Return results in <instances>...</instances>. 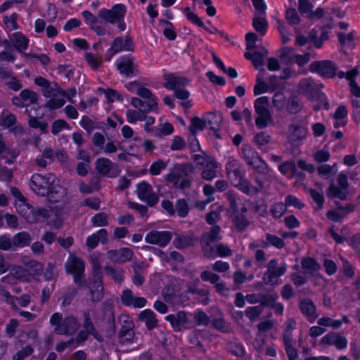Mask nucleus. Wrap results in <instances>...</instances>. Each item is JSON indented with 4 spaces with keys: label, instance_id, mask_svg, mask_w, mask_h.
Here are the masks:
<instances>
[{
    "label": "nucleus",
    "instance_id": "obj_1",
    "mask_svg": "<svg viewBox=\"0 0 360 360\" xmlns=\"http://www.w3.org/2000/svg\"><path fill=\"white\" fill-rule=\"evenodd\" d=\"M127 9V6L124 4L119 3L113 5L110 9L101 8L98 12L97 17L88 10L83 11L81 14L89 28L98 22V18L107 23L117 24V28L121 32L127 28V23L124 21Z\"/></svg>",
    "mask_w": 360,
    "mask_h": 360
},
{
    "label": "nucleus",
    "instance_id": "obj_2",
    "mask_svg": "<svg viewBox=\"0 0 360 360\" xmlns=\"http://www.w3.org/2000/svg\"><path fill=\"white\" fill-rule=\"evenodd\" d=\"M195 172V167L191 162L175 164L173 171L165 175V180L172 183L175 188L181 190L188 188L192 184L191 175Z\"/></svg>",
    "mask_w": 360,
    "mask_h": 360
},
{
    "label": "nucleus",
    "instance_id": "obj_3",
    "mask_svg": "<svg viewBox=\"0 0 360 360\" xmlns=\"http://www.w3.org/2000/svg\"><path fill=\"white\" fill-rule=\"evenodd\" d=\"M50 324L54 327V332L60 335H73L80 328L77 319L72 314L63 316L60 312L53 313L49 320Z\"/></svg>",
    "mask_w": 360,
    "mask_h": 360
},
{
    "label": "nucleus",
    "instance_id": "obj_4",
    "mask_svg": "<svg viewBox=\"0 0 360 360\" xmlns=\"http://www.w3.org/2000/svg\"><path fill=\"white\" fill-rule=\"evenodd\" d=\"M135 49L134 40L130 32H127L124 36H117L113 39L105 54V60L110 62L115 54L123 51L134 52Z\"/></svg>",
    "mask_w": 360,
    "mask_h": 360
},
{
    "label": "nucleus",
    "instance_id": "obj_5",
    "mask_svg": "<svg viewBox=\"0 0 360 360\" xmlns=\"http://www.w3.org/2000/svg\"><path fill=\"white\" fill-rule=\"evenodd\" d=\"M54 175L49 173L46 175L35 173L32 175L30 186L32 189L41 196H52L55 193Z\"/></svg>",
    "mask_w": 360,
    "mask_h": 360
},
{
    "label": "nucleus",
    "instance_id": "obj_6",
    "mask_svg": "<svg viewBox=\"0 0 360 360\" xmlns=\"http://www.w3.org/2000/svg\"><path fill=\"white\" fill-rule=\"evenodd\" d=\"M65 270L68 274L73 276L77 285L82 287L86 283L85 263L80 257L70 254L65 263Z\"/></svg>",
    "mask_w": 360,
    "mask_h": 360
},
{
    "label": "nucleus",
    "instance_id": "obj_7",
    "mask_svg": "<svg viewBox=\"0 0 360 360\" xmlns=\"http://www.w3.org/2000/svg\"><path fill=\"white\" fill-rule=\"evenodd\" d=\"M269 99L267 96L257 98L254 102V108L257 114L255 124L259 129H262L272 122V116L269 109Z\"/></svg>",
    "mask_w": 360,
    "mask_h": 360
},
{
    "label": "nucleus",
    "instance_id": "obj_8",
    "mask_svg": "<svg viewBox=\"0 0 360 360\" xmlns=\"http://www.w3.org/2000/svg\"><path fill=\"white\" fill-rule=\"evenodd\" d=\"M245 172L243 167L232 172H228L227 177L231 184L245 194L252 195L259 192V189L252 186L251 183L245 178Z\"/></svg>",
    "mask_w": 360,
    "mask_h": 360
},
{
    "label": "nucleus",
    "instance_id": "obj_9",
    "mask_svg": "<svg viewBox=\"0 0 360 360\" xmlns=\"http://www.w3.org/2000/svg\"><path fill=\"white\" fill-rule=\"evenodd\" d=\"M242 157L245 162L260 173L264 174L267 165L266 162L259 156L257 151L249 145H243L241 150Z\"/></svg>",
    "mask_w": 360,
    "mask_h": 360
},
{
    "label": "nucleus",
    "instance_id": "obj_10",
    "mask_svg": "<svg viewBox=\"0 0 360 360\" xmlns=\"http://www.w3.org/2000/svg\"><path fill=\"white\" fill-rule=\"evenodd\" d=\"M309 70L323 78H333L336 75L337 67L329 60H315L309 65Z\"/></svg>",
    "mask_w": 360,
    "mask_h": 360
},
{
    "label": "nucleus",
    "instance_id": "obj_11",
    "mask_svg": "<svg viewBox=\"0 0 360 360\" xmlns=\"http://www.w3.org/2000/svg\"><path fill=\"white\" fill-rule=\"evenodd\" d=\"M308 133V128L304 124L303 120L297 117L292 120L288 128V139L291 143L302 141Z\"/></svg>",
    "mask_w": 360,
    "mask_h": 360
},
{
    "label": "nucleus",
    "instance_id": "obj_12",
    "mask_svg": "<svg viewBox=\"0 0 360 360\" xmlns=\"http://www.w3.org/2000/svg\"><path fill=\"white\" fill-rule=\"evenodd\" d=\"M134 58L131 55H123L119 58L115 64L119 73L127 78H131L136 76L137 68L135 65Z\"/></svg>",
    "mask_w": 360,
    "mask_h": 360
},
{
    "label": "nucleus",
    "instance_id": "obj_13",
    "mask_svg": "<svg viewBox=\"0 0 360 360\" xmlns=\"http://www.w3.org/2000/svg\"><path fill=\"white\" fill-rule=\"evenodd\" d=\"M136 192L139 199L146 202L150 207L155 206L159 201V198L153 192L151 185L146 181L137 184Z\"/></svg>",
    "mask_w": 360,
    "mask_h": 360
},
{
    "label": "nucleus",
    "instance_id": "obj_14",
    "mask_svg": "<svg viewBox=\"0 0 360 360\" xmlns=\"http://www.w3.org/2000/svg\"><path fill=\"white\" fill-rule=\"evenodd\" d=\"M297 89L308 100L318 98L320 92L318 84L311 77L301 79L297 85Z\"/></svg>",
    "mask_w": 360,
    "mask_h": 360
},
{
    "label": "nucleus",
    "instance_id": "obj_15",
    "mask_svg": "<svg viewBox=\"0 0 360 360\" xmlns=\"http://www.w3.org/2000/svg\"><path fill=\"white\" fill-rule=\"evenodd\" d=\"M172 238V234L169 231L152 230L146 233L145 241L148 244L157 245L160 248L166 247Z\"/></svg>",
    "mask_w": 360,
    "mask_h": 360
},
{
    "label": "nucleus",
    "instance_id": "obj_16",
    "mask_svg": "<svg viewBox=\"0 0 360 360\" xmlns=\"http://www.w3.org/2000/svg\"><path fill=\"white\" fill-rule=\"evenodd\" d=\"M17 122L15 115L9 112L0 120V127L4 129H8V131L17 139L25 132L23 127L20 124H17Z\"/></svg>",
    "mask_w": 360,
    "mask_h": 360
},
{
    "label": "nucleus",
    "instance_id": "obj_17",
    "mask_svg": "<svg viewBox=\"0 0 360 360\" xmlns=\"http://www.w3.org/2000/svg\"><path fill=\"white\" fill-rule=\"evenodd\" d=\"M328 233L337 244H342L347 242V244L358 254L360 252V233H357L351 237L345 238L337 233L335 226H330Z\"/></svg>",
    "mask_w": 360,
    "mask_h": 360
},
{
    "label": "nucleus",
    "instance_id": "obj_18",
    "mask_svg": "<svg viewBox=\"0 0 360 360\" xmlns=\"http://www.w3.org/2000/svg\"><path fill=\"white\" fill-rule=\"evenodd\" d=\"M278 260L271 259L267 265L266 272L264 273L263 281L266 285H273L274 279L283 276L286 271V266H283L278 267Z\"/></svg>",
    "mask_w": 360,
    "mask_h": 360
},
{
    "label": "nucleus",
    "instance_id": "obj_19",
    "mask_svg": "<svg viewBox=\"0 0 360 360\" xmlns=\"http://www.w3.org/2000/svg\"><path fill=\"white\" fill-rule=\"evenodd\" d=\"M163 87L169 91H175L180 88H186L188 84V78L182 76H177L174 73L165 74L163 76Z\"/></svg>",
    "mask_w": 360,
    "mask_h": 360
},
{
    "label": "nucleus",
    "instance_id": "obj_20",
    "mask_svg": "<svg viewBox=\"0 0 360 360\" xmlns=\"http://www.w3.org/2000/svg\"><path fill=\"white\" fill-rule=\"evenodd\" d=\"M114 163L107 158H98L96 161V169L97 172L103 176H108L111 178L117 177L120 171L114 169Z\"/></svg>",
    "mask_w": 360,
    "mask_h": 360
},
{
    "label": "nucleus",
    "instance_id": "obj_21",
    "mask_svg": "<svg viewBox=\"0 0 360 360\" xmlns=\"http://www.w3.org/2000/svg\"><path fill=\"white\" fill-rule=\"evenodd\" d=\"M299 309L302 314L310 323H314L319 316L316 313V306L314 302L309 298H304L300 300Z\"/></svg>",
    "mask_w": 360,
    "mask_h": 360
},
{
    "label": "nucleus",
    "instance_id": "obj_22",
    "mask_svg": "<svg viewBox=\"0 0 360 360\" xmlns=\"http://www.w3.org/2000/svg\"><path fill=\"white\" fill-rule=\"evenodd\" d=\"M184 14L187 18V20L191 22L193 24L198 26L204 29L206 32H209L212 34H217L218 32V29L214 26L210 20H207V23L210 25V27H207L205 25V22L202 20V19L198 17V15L191 11L190 7H186L184 8Z\"/></svg>",
    "mask_w": 360,
    "mask_h": 360
},
{
    "label": "nucleus",
    "instance_id": "obj_23",
    "mask_svg": "<svg viewBox=\"0 0 360 360\" xmlns=\"http://www.w3.org/2000/svg\"><path fill=\"white\" fill-rule=\"evenodd\" d=\"M30 213L25 217L30 223L44 221L50 217L49 211L46 207H28Z\"/></svg>",
    "mask_w": 360,
    "mask_h": 360
},
{
    "label": "nucleus",
    "instance_id": "obj_24",
    "mask_svg": "<svg viewBox=\"0 0 360 360\" xmlns=\"http://www.w3.org/2000/svg\"><path fill=\"white\" fill-rule=\"evenodd\" d=\"M302 108L301 100L298 95L291 94L285 103V111L290 115H295Z\"/></svg>",
    "mask_w": 360,
    "mask_h": 360
},
{
    "label": "nucleus",
    "instance_id": "obj_25",
    "mask_svg": "<svg viewBox=\"0 0 360 360\" xmlns=\"http://www.w3.org/2000/svg\"><path fill=\"white\" fill-rule=\"evenodd\" d=\"M206 122L210 126V129L213 131L214 137L217 139H221L220 129L222 124V117L214 113H210Z\"/></svg>",
    "mask_w": 360,
    "mask_h": 360
},
{
    "label": "nucleus",
    "instance_id": "obj_26",
    "mask_svg": "<svg viewBox=\"0 0 360 360\" xmlns=\"http://www.w3.org/2000/svg\"><path fill=\"white\" fill-rule=\"evenodd\" d=\"M139 319L145 321L146 326L148 330H153L158 326L156 314L150 309L143 310L139 315Z\"/></svg>",
    "mask_w": 360,
    "mask_h": 360
},
{
    "label": "nucleus",
    "instance_id": "obj_27",
    "mask_svg": "<svg viewBox=\"0 0 360 360\" xmlns=\"http://www.w3.org/2000/svg\"><path fill=\"white\" fill-rule=\"evenodd\" d=\"M32 238L30 234L26 231H21L15 234L13 237L14 250L18 248H25L30 245Z\"/></svg>",
    "mask_w": 360,
    "mask_h": 360
},
{
    "label": "nucleus",
    "instance_id": "obj_28",
    "mask_svg": "<svg viewBox=\"0 0 360 360\" xmlns=\"http://www.w3.org/2000/svg\"><path fill=\"white\" fill-rule=\"evenodd\" d=\"M195 238L193 235H183L175 237L174 246L178 250H184L194 246Z\"/></svg>",
    "mask_w": 360,
    "mask_h": 360
},
{
    "label": "nucleus",
    "instance_id": "obj_29",
    "mask_svg": "<svg viewBox=\"0 0 360 360\" xmlns=\"http://www.w3.org/2000/svg\"><path fill=\"white\" fill-rule=\"evenodd\" d=\"M244 56L246 59L251 60L252 65L257 70H262L264 65L265 54L259 51L245 53Z\"/></svg>",
    "mask_w": 360,
    "mask_h": 360
},
{
    "label": "nucleus",
    "instance_id": "obj_30",
    "mask_svg": "<svg viewBox=\"0 0 360 360\" xmlns=\"http://www.w3.org/2000/svg\"><path fill=\"white\" fill-rule=\"evenodd\" d=\"M265 239L266 240H262L261 243V246L264 248H268L270 245H272L274 248L281 250L285 246L284 240L276 235L266 233L265 235Z\"/></svg>",
    "mask_w": 360,
    "mask_h": 360
},
{
    "label": "nucleus",
    "instance_id": "obj_31",
    "mask_svg": "<svg viewBox=\"0 0 360 360\" xmlns=\"http://www.w3.org/2000/svg\"><path fill=\"white\" fill-rule=\"evenodd\" d=\"M220 231L221 228L219 225L212 226L210 232L202 233L201 236V243L209 245L211 243L220 240Z\"/></svg>",
    "mask_w": 360,
    "mask_h": 360
},
{
    "label": "nucleus",
    "instance_id": "obj_32",
    "mask_svg": "<svg viewBox=\"0 0 360 360\" xmlns=\"http://www.w3.org/2000/svg\"><path fill=\"white\" fill-rule=\"evenodd\" d=\"M12 41L15 49L22 52L28 48L30 39L22 32H18L13 34Z\"/></svg>",
    "mask_w": 360,
    "mask_h": 360
},
{
    "label": "nucleus",
    "instance_id": "obj_33",
    "mask_svg": "<svg viewBox=\"0 0 360 360\" xmlns=\"http://www.w3.org/2000/svg\"><path fill=\"white\" fill-rule=\"evenodd\" d=\"M301 266L303 270L313 275L321 268L318 261L312 257H304L301 260Z\"/></svg>",
    "mask_w": 360,
    "mask_h": 360
},
{
    "label": "nucleus",
    "instance_id": "obj_34",
    "mask_svg": "<svg viewBox=\"0 0 360 360\" xmlns=\"http://www.w3.org/2000/svg\"><path fill=\"white\" fill-rule=\"evenodd\" d=\"M326 195L330 199L338 198L340 200L347 199V194L345 190L331 183L326 190Z\"/></svg>",
    "mask_w": 360,
    "mask_h": 360
},
{
    "label": "nucleus",
    "instance_id": "obj_35",
    "mask_svg": "<svg viewBox=\"0 0 360 360\" xmlns=\"http://www.w3.org/2000/svg\"><path fill=\"white\" fill-rule=\"evenodd\" d=\"M126 117L129 124H135L138 121H144L147 118V114L142 110L128 109Z\"/></svg>",
    "mask_w": 360,
    "mask_h": 360
},
{
    "label": "nucleus",
    "instance_id": "obj_36",
    "mask_svg": "<svg viewBox=\"0 0 360 360\" xmlns=\"http://www.w3.org/2000/svg\"><path fill=\"white\" fill-rule=\"evenodd\" d=\"M268 21L264 17L254 16L252 19V27L262 36H264L268 30Z\"/></svg>",
    "mask_w": 360,
    "mask_h": 360
},
{
    "label": "nucleus",
    "instance_id": "obj_37",
    "mask_svg": "<svg viewBox=\"0 0 360 360\" xmlns=\"http://www.w3.org/2000/svg\"><path fill=\"white\" fill-rule=\"evenodd\" d=\"M228 352L238 358H242L246 354V350L243 343L238 342H230L227 345Z\"/></svg>",
    "mask_w": 360,
    "mask_h": 360
},
{
    "label": "nucleus",
    "instance_id": "obj_38",
    "mask_svg": "<svg viewBox=\"0 0 360 360\" xmlns=\"http://www.w3.org/2000/svg\"><path fill=\"white\" fill-rule=\"evenodd\" d=\"M210 322L212 326L219 332L229 333L231 331L230 325L226 322L221 313H220L219 317L212 319Z\"/></svg>",
    "mask_w": 360,
    "mask_h": 360
},
{
    "label": "nucleus",
    "instance_id": "obj_39",
    "mask_svg": "<svg viewBox=\"0 0 360 360\" xmlns=\"http://www.w3.org/2000/svg\"><path fill=\"white\" fill-rule=\"evenodd\" d=\"M175 213L181 218H185L188 216L190 207L187 200L184 198L176 200L175 203Z\"/></svg>",
    "mask_w": 360,
    "mask_h": 360
},
{
    "label": "nucleus",
    "instance_id": "obj_40",
    "mask_svg": "<svg viewBox=\"0 0 360 360\" xmlns=\"http://www.w3.org/2000/svg\"><path fill=\"white\" fill-rule=\"evenodd\" d=\"M34 82L37 86L44 89L43 95L44 96H49L55 91V89L51 87L50 82L41 76L37 77Z\"/></svg>",
    "mask_w": 360,
    "mask_h": 360
},
{
    "label": "nucleus",
    "instance_id": "obj_41",
    "mask_svg": "<svg viewBox=\"0 0 360 360\" xmlns=\"http://www.w3.org/2000/svg\"><path fill=\"white\" fill-rule=\"evenodd\" d=\"M286 205L282 202H276L270 207V213L275 219H278L283 217L286 212Z\"/></svg>",
    "mask_w": 360,
    "mask_h": 360
},
{
    "label": "nucleus",
    "instance_id": "obj_42",
    "mask_svg": "<svg viewBox=\"0 0 360 360\" xmlns=\"http://www.w3.org/2000/svg\"><path fill=\"white\" fill-rule=\"evenodd\" d=\"M207 122L205 120L199 117H193L191 120L189 130L191 134H196L197 131H203L206 127Z\"/></svg>",
    "mask_w": 360,
    "mask_h": 360
},
{
    "label": "nucleus",
    "instance_id": "obj_43",
    "mask_svg": "<svg viewBox=\"0 0 360 360\" xmlns=\"http://www.w3.org/2000/svg\"><path fill=\"white\" fill-rule=\"evenodd\" d=\"M142 110L146 114L150 112H157L158 110V98L157 96H154L152 99H148V101H143V106H141L139 109Z\"/></svg>",
    "mask_w": 360,
    "mask_h": 360
},
{
    "label": "nucleus",
    "instance_id": "obj_44",
    "mask_svg": "<svg viewBox=\"0 0 360 360\" xmlns=\"http://www.w3.org/2000/svg\"><path fill=\"white\" fill-rule=\"evenodd\" d=\"M278 298L276 293H260L261 307H271Z\"/></svg>",
    "mask_w": 360,
    "mask_h": 360
},
{
    "label": "nucleus",
    "instance_id": "obj_45",
    "mask_svg": "<svg viewBox=\"0 0 360 360\" xmlns=\"http://www.w3.org/2000/svg\"><path fill=\"white\" fill-rule=\"evenodd\" d=\"M83 327L84 328V330L91 332L99 338L101 337L94 326L89 311H84L83 313Z\"/></svg>",
    "mask_w": 360,
    "mask_h": 360
},
{
    "label": "nucleus",
    "instance_id": "obj_46",
    "mask_svg": "<svg viewBox=\"0 0 360 360\" xmlns=\"http://www.w3.org/2000/svg\"><path fill=\"white\" fill-rule=\"evenodd\" d=\"M252 208L260 217L265 218L268 216V206L264 200L260 199L254 201L252 202Z\"/></svg>",
    "mask_w": 360,
    "mask_h": 360
},
{
    "label": "nucleus",
    "instance_id": "obj_47",
    "mask_svg": "<svg viewBox=\"0 0 360 360\" xmlns=\"http://www.w3.org/2000/svg\"><path fill=\"white\" fill-rule=\"evenodd\" d=\"M104 270L105 274L110 276L115 283L122 284L124 281L122 271L117 270L110 265L105 266Z\"/></svg>",
    "mask_w": 360,
    "mask_h": 360
},
{
    "label": "nucleus",
    "instance_id": "obj_48",
    "mask_svg": "<svg viewBox=\"0 0 360 360\" xmlns=\"http://www.w3.org/2000/svg\"><path fill=\"white\" fill-rule=\"evenodd\" d=\"M283 342L285 345V353L288 356V360L297 359V350L292 346V340L285 336Z\"/></svg>",
    "mask_w": 360,
    "mask_h": 360
},
{
    "label": "nucleus",
    "instance_id": "obj_49",
    "mask_svg": "<svg viewBox=\"0 0 360 360\" xmlns=\"http://www.w3.org/2000/svg\"><path fill=\"white\" fill-rule=\"evenodd\" d=\"M20 96L22 97L24 103L29 101L28 105L37 104L38 102L37 94L30 89H25L22 90L20 93Z\"/></svg>",
    "mask_w": 360,
    "mask_h": 360
},
{
    "label": "nucleus",
    "instance_id": "obj_50",
    "mask_svg": "<svg viewBox=\"0 0 360 360\" xmlns=\"http://www.w3.org/2000/svg\"><path fill=\"white\" fill-rule=\"evenodd\" d=\"M233 221L236 229L238 231H244L249 225L250 222L245 214H236L233 218Z\"/></svg>",
    "mask_w": 360,
    "mask_h": 360
},
{
    "label": "nucleus",
    "instance_id": "obj_51",
    "mask_svg": "<svg viewBox=\"0 0 360 360\" xmlns=\"http://www.w3.org/2000/svg\"><path fill=\"white\" fill-rule=\"evenodd\" d=\"M99 92H103L105 94L106 100L108 103H112L114 102L115 98L117 101H122V97L118 92L112 89H103L102 87H98L97 89Z\"/></svg>",
    "mask_w": 360,
    "mask_h": 360
},
{
    "label": "nucleus",
    "instance_id": "obj_52",
    "mask_svg": "<svg viewBox=\"0 0 360 360\" xmlns=\"http://www.w3.org/2000/svg\"><path fill=\"white\" fill-rule=\"evenodd\" d=\"M91 222L96 227H103L108 225V216L104 212H98L91 217Z\"/></svg>",
    "mask_w": 360,
    "mask_h": 360
},
{
    "label": "nucleus",
    "instance_id": "obj_53",
    "mask_svg": "<svg viewBox=\"0 0 360 360\" xmlns=\"http://www.w3.org/2000/svg\"><path fill=\"white\" fill-rule=\"evenodd\" d=\"M285 19L292 25H297L300 23V18L298 15L297 11L294 8H288L285 13Z\"/></svg>",
    "mask_w": 360,
    "mask_h": 360
},
{
    "label": "nucleus",
    "instance_id": "obj_54",
    "mask_svg": "<svg viewBox=\"0 0 360 360\" xmlns=\"http://www.w3.org/2000/svg\"><path fill=\"white\" fill-rule=\"evenodd\" d=\"M68 123L63 119H58L53 122L51 124V133L53 135L58 134L63 129H70Z\"/></svg>",
    "mask_w": 360,
    "mask_h": 360
},
{
    "label": "nucleus",
    "instance_id": "obj_55",
    "mask_svg": "<svg viewBox=\"0 0 360 360\" xmlns=\"http://www.w3.org/2000/svg\"><path fill=\"white\" fill-rule=\"evenodd\" d=\"M18 13H13L10 16H4L3 22L11 30H16L19 27L18 24Z\"/></svg>",
    "mask_w": 360,
    "mask_h": 360
},
{
    "label": "nucleus",
    "instance_id": "obj_56",
    "mask_svg": "<svg viewBox=\"0 0 360 360\" xmlns=\"http://www.w3.org/2000/svg\"><path fill=\"white\" fill-rule=\"evenodd\" d=\"M201 338V330H194L191 332L188 335V341L190 344L198 347L199 348L203 347V344L200 340Z\"/></svg>",
    "mask_w": 360,
    "mask_h": 360
},
{
    "label": "nucleus",
    "instance_id": "obj_57",
    "mask_svg": "<svg viewBox=\"0 0 360 360\" xmlns=\"http://www.w3.org/2000/svg\"><path fill=\"white\" fill-rule=\"evenodd\" d=\"M309 193L311 198L316 203L317 209H322L325 203V198L323 194L314 188H311Z\"/></svg>",
    "mask_w": 360,
    "mask_h": 360
},
{
    "label": "nucleus",
    "instance_id": "obj_58",
    "mask_svg": "<svg viewBox=\"0 0 360 360\" xmlns=\"http://www.w3.org/2000/svg\"><path fill=\"white\" fill-rule=\"evenodd\" d=\"M128 207L130 209L136 210L139 212V216L141 218H145L146 219H148V209L147 206H146L144 205L139 204L136 202H129Z\"/></svg>",
    "mask_w": 360,
    "mask_h": 360
},
{
    "label": "nucleus",
    "instance_id": "obj_59",
    "mask_svg": "<svg viewBox=\"0 0 360 360\" xmlns=\"http://www.w3.org/2000/svg\"><path fill=\"white\" fill-rule=\"evenodd\" d=\"M167 167V164L162 160H158L153 162L149 168V172L153 176L159 175L162 170L165 169Z\"/></svg>",
    "mask_w": 360,
    "mask_h": 360
},
{
    "label": "nucleus",
    "instance_id": "obj_60",
    "mask_svg": "<svg viewBox=\"0 0 360 360\" xmlns=\"http://www.w3.org/2000/svg\"><path fill=\"white\" fill-rule=\"evenodd\" d=\"M285 205L287 207L292 206L298 210H302L304 207V204L296 196L288 195L285 198Z\"/></svg>",
    "mask_w": 360,
    "mask_h": 360
},
{
    "label": "nucleus",
    "instance_id": "obj_61",
    "mask_svg": "<svg viewBox=\"0 0 360 360\" xmlns=\"http://www.w3.org/2000/svg\"><path fill=\"white\" fill-rule=\"evenodd\" d=\"M278 30L281 36V41L283 44H286L290 40V29L281 20L278 21Z\"/></svg>",
    "mask_w": 360,
    "mask_h": 360
},
{
    "label": "nucleus",
    "instance_id": "obj_62",
    "mask_svg": "<svg viewBox=\"0 0 360 360\" xmlns=\"http://www.w3.org/2000/svg\"><path fill=\"white\" fill-rule=\"evenodd\" d=\"M0 250L4 251L14 250L13 239L8 234L0 235Z\"/></svg>",
    "mask_w": 360,
    "mask_h": 360
},
{
    "label": "nucleus",
    "instance_id": "obj_63",
    "mask_svg": "<svg viewBox=\"0 0 360 360\" xmlns=\"http://www.w3.org/2000/svg\"><path fill=\"white\" fill-rule=\"evenodd\" d=\"M194 320L197 326H207L210 323V318L203 311H198L194 315Z\"/></svg>",
    "mask_w": 360,
    "mask_h": 360
},
{
    "label": "nucleus",
    "instance_id": "obj_64",
    "mask_svg": "<svg viewBox=\"0 0 360 360\" xmlns=\"http://www.w3.org/2000/svg\"><path fill=\"white\" fill-rule=\"evenodd\" d=\"M262 313L261 306L248 307L245 310V314L250 320L253 321L257 319Z\"/></svg>",
    "mask_w": 360,
    "mask_h": 360
}]
</instances>
